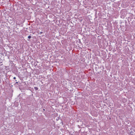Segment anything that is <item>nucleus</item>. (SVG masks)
<instances>
[{"label":"nucleus","mask_w":135,"mask_h":135,"mask_svg":"<svg viewBox=\"0 0 135 135\" xmlns=\"http://www.w3.org/2000/svg\"><path fill=\"white\" fill-rule=\"evenodd\" d=\"M18 83V82H16V83H15V84H17Z\"/></svg>","instance_id":"4"},{"label":"nucleus","mask_w":135,"mask_h":135,"mask_svg":"<svg viewBox=\"0 0 135 135\" xmlns=\"http://www.w3.org/2000/svg\"><path fill=\"white\" fill-rule=\"evenodd\" d=\"M34 89L36 90H37L38 89V88L37 87H34Z\"/></svg>","instance_id":"1"},{"label":"nucleus","mask_w":135,"mask_h":135,"mask_svg":"<svg viewBox=\"0 0 135 135\" xmlns=\"http://www.w3.org/2000/svg\"><path fill=\"white\" fill-rule=\"evenodd\" d=\"M13 79H16V78L15 77H14V78H13Z\"/></svg>","instance_id":"3"},{"label":"nucleus","mask_w":135,"mask_h":135,"mask_svg":"<svg viewBox=\"0 0 135 135\" xmlns=\"http://www.w3.org/2000/svg\"><path fill=\"white\" fill-rule=\"evenodd\" d=\"M28 38L30 39L31 38V36L30 35L29 36H28Z\"/></svg>","instance_id":"2"},{"label":"nucleus","mask_w":135,"mask_h":135,"mask_svg":"<svg viewBox=\"0 0 135 135\" xmlns=\"http://www.w3.org/2000/svg\"><path fill=\"white\" fill-rule=\"evenodd\" d=\"M134 132H135V130H134Z\"/></svg>","instance_id":"5"}]
</instances>
